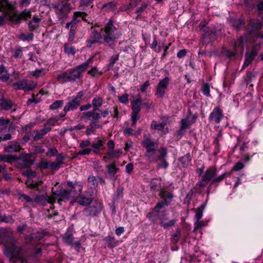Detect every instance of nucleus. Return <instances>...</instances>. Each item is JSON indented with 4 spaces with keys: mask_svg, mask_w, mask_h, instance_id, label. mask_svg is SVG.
Listing matches in <instances>:
<instances>
[{
    "mask_svg": "<svg viewBox=\"0 0 263 263\" xmlns=\"http://www.w3.org/2000/svg\"><path fill=\"white\" fill-rule=\"evenodd\" d=\"M159 197L162 200L159 201L153 208L152 211L148 212L146 217L153 222H156L158 219L160 220V225L164 229L172 227L176 223L175 219H172L165 222L167 219L166 206L170 205L173 201L174 195L172 193H166L161 191Z\"/></svg>",
    "mask_w": 263,
    "mask_h": 263,
    "instance_id": "f03ea898",
    "label": "nucleus"
},
{
    "mask_svg": "<svg viewBox=\"0 0 263 263\" xmlns=\"http://www.w3.org/2000/svg\"><path fill=\"white\" fill-rule=\"evenodd\" d=\"M67 185L70 187L69 189H61L54 192L52 191V197L55 200L57 199L60 204H61L62 201L69 200L73 196L72 193L75 189V185L72 182L69 181L67 182Z\"/></svg>",
    "mask_w": 263,
    "mask_h": 263,
    "instance_id": "423d86ee",
    "label": "nucleus"
},
{
    "mask_svg": "<svg viewBox=\"0 0 263 263\" xmlns=\"http://www.w3.org/2000/svg\"><path fill=\"white\" fill-rule=\"evenodd\" d=\"M205 207V205L204 203L201 204L200 206L196 209V214L195 217L196 219V220H199L202 217V213L203 210H204Z\"/></svg>",
    "mask_w": 263,
    "mask_h": 263,
    "instance_id": "79ce46f5",
    "label": "nucleus"
},
{
    "mask_svg": "<svg viewBox=\"0 0 263 263\" xmlns=\"http://www.w3.org/2000/svg\"><path fill=\"white\" fill-rule=\"evenodd\" d=\"M64 159L65 157L63 154H60L57 155L55 162L60 166L61 165L64 163Z\"/></svg>",
    "mask_w": 263,
    "mask_h": 263,
    "instance_id": "0e129e2a",
    "label": "nucleus"
},
{
    "mask_svg": "<svg viewBox=\"0 0 263 263\" xmlns=\"http://www.w3.org/2000/svg\"><path fill=\"white\" fill-rule=\"evenodd\" d=\"M93 58V57H91L85 62L80 65H78L73 69L70 73H69V81L70 82H73L75 81L76 79L79 78L81 72L85 70L89 64L92 63Z\"/></svg>",
    "mask_w": 263,
    "mask_h": 263,
    "instance_id": "1a4fd4ad",
    "label": "nucleus"
},
{
    "mask_svg": "<svg viewBox=\"0 0 263 263\" xmlns=\"http://www.w3.org/2000/svg\"><path fill=\"white\" fill-rule=\"evenodd\" d=\"M21 149L19 143L14 141L9 142L8 145L4 148L5 151L8 153L17 152Z\"/></svg>",
    "mask_w": 263,
    "mask_h": 263,
    "instance_id": "412c9836",
    "label": "nucleus"
},
{
    "mask_svg": "<svg viewBox=\"0 0 263 263\" xmlns=\"http://www.w3.org/2000/svg\"><path fill=\"white\" fill-rule=\"evenodd\" d=\"M31 17V12L30 10L25 9L21 13L19 14V19L21 20H27Z\"/></svg>",
    "mask_w": 263,
    "mask_h": 263,
    "instance_id": "a19ab883",
    "label": "nucleus"
},
{
    "mask_svg": "<svg viewBox=\"0 0 263 263\" xmlns=\"http://www.w3.org/2000/svg\"><path fill=\"white\" fill-rule=\"evenodd\" d=\"M142 146L146 149L145 152L156 153L158 147V144L156 142L152 141L149 137H145L142 142Z\"/></svg>",
    "mask_w": 263,
    "mask_h": 263,
    "instance_id": "2eb2a0df",
    "label": "nucleus"
},
{
    "mask_svg": "<svg viewBox=\"0 0 263 263\" xmlns=\"http://www.w3.org/2000/svg\"><path fill=\"white\" fill-rule=\"evenodd\" d=\"M147 7L148 4L145 2H143L141 4L140 7L136 9L135 13L138 14V16H141L142 13H143L144 12L146 11Z\"/></svg>",
    "mask_w": 263,
    "mask_h": 263,
    "instance_id": "de8ad7c7",
    "label": "nucleus"
},
{
    "mask_svg": "<svg viewBox=\"0 0 263 263\" xmlns=\"http://www.w3.org/2000/svg\"><path fill=\"white\" fill-rule=\"evenodd\" d=\"M166 124V123L165 122H163L161 123H157L156 121L153 120L151 123V126L153 129L158 130H162Z\"/></svg>",
    "mask_w": 263,
    "mask_h": 263,
    "instance_id": "58836bf2",
    "label": "nucleus"
},
{
    "mask_svg": "<svg viewBox=\"0 0 263 263\" xmlns=\"http://www.w3.org/2000/svg\"><path fill=\"white\" fill-rule=\"evenodd\" d=\"M27 80L23 79L21 81H17L12 84V87L15 90L23 89L25 91L26 82Z\"/></svg>",
    "mask_w": 263,
    "mask_h": 263,
    "instance_id": "2f4dec72",
    "label": "nucleus"
},
{
    "mask_svg": "<svg viewBox=\"0 0 263 263\" xmlns=\"http://www.w3.org/2000/svg\"><path fill=\"white\" fill-rule=\"evenodd\" d=\"M18 38L23 41H32L33 39V33H21L17 36Z\"/></svg>",
    "mask_w": 263,
    "mask_h": 263,
    "instance_id": "09e8293b",
    "label": "nucleus"
},
{
    "mask_svg": "<svg viewBox=\"0 0 263 263\" xmlns=\"http://www.w3.org/2000/svg\"><path fill=\"white\" fill-rule=\"evenodd\" d=\"M12 52H13V56L16 59L22 58L23 56V50L22 48L20 47H18L15 50H13Z\"/></svg>",
    "mask_w": 263,
    "mask_h": 263,
    "instance_id": "680f3d73",
    "label": "nucleus"
},
{
    "mask_svg": "<svg viewBox=\"0 0 263 263\" xmlns=\"http://www.w3.org/2000/svg\"><path fill=\"white\" fill-rule=\"evenodd\" d=\"M9 122V119L0 118V128L2 129L6 128Z\"/></svg>",
    "mask_w": 263,
    "mask_h": 263,
    "instance_id": "338daca9",
    "label": "nucleus"
},
{
    "mask_svg": "<svg viewBox=\"0 0 263 263\" xmlns=\"http://www.w3.org/2000/svg\"><path fill=\"white\" fill-rule=\"evenodd\" d=\"M103 99L100 97L96 96L92 101V107L94 110H99L100 107L102 105Z\"/></svg>",
    "mask_w": 263,
    "mask_h": 263,
    "instance_id": "7c9ffc66",
    "label": "nucleus"
},
{
    "mask_svg": "<svg viewBox=\"0 0 263 263\" xmlns=\"http://www.w3.org/2000/svg\"><path fill=\"white\" fill-rule=\"evenodd\" d=\"M231 24L232 26H233L236 30H238L245 25V22L242 17H240L238 18L231 19Z\"/></svg>",
    "mask_w": 263,
    "mask_h": 263,
    "instance_id": "bb28decb",
    "label": "nucleus"
},
{
    "mask_svg": "<svg viewBox=\"0 0 263 263\" xmlns=\"http://www.w3.org/2000/svg\"><path fill=\"white\" fill-rule=\"evenodd\" d=\"M124 188L122 186L117 187L116 194L114 196L115 200H118L123 197Z\"/></svg>",
    "mask_w": 263,
    "mask_h": 263,
    "instance_id": "13d9d810",
    "label": "nucleus"
},
{
    "mask_svg": "<svg viewBox=\"0 0 263 263\" xmlns=\"http://www.w3.org/2000/svg\"><path fill=\"white\" fill-rule=\"evenodd\" d=\"M44 127L41 129L40 131L35 130L33 131L30 135L33 137L34 140L37 141L43 138L47 133L51 130V128L50 127L46 126V124H44Z\"/></svg>",
    "mask_w": 263,
    "mask_h": 263,
    "instance_id": "6ab92c4d",
    "label": "nucleus"
},
{
    "mask_svg": "<svg viewBox=\"0 0 263 263\" xmlns=\"http://www.w3.org/2000/svg\"><path fill=\"white\" fill-rule=\"evenodd\" d=\"M260 48L259 45L256 44L253 46L251 51L246 55V59L242 67L243 68H245L252 62L255 57L257 55Z\"/></svg>",
    "mask_w": 263,
    "mask_h": 263,
    "instance_id": "4468645a",
    "label": "nucleus"
},
{
    "mask_svg": "<svg viewBox=\"0 0 263 263\" xmlns=\"http://www.w3.org/2000/svg\"><path fill=\"white\" fill-rule=\"evenodd\" d=\"M9 20L14 25L19 24L21 23V20L19 19V14L17 15L16 13H9L8 14Z\"/></svg>",
    "mask_w": 263,
    "mask_h": 263,
    "instance_id": "4c0bfd02",
    "label": "nucleus"
},
{
    "mask_svg": "<svg viewBox=\"0 0 263 263\" xmlns=\"http://www.w3.org/2000/svg\"><path fill=\"white\" fill-rule=\"evenodd\" d=\"M0 239L5 245L4 254L11 263H28L30 256L36 257L41 254L40 248H34L30 253L25 245L17 246V239L12 232L6 228H0Z\"/></svg>",
    "mask_w": 263,
    "mask_h": 263,
    "instance_id": "f257e3e1",
    "label": "nucleus"
},
{
    "mask_svg": "<svg viewBox=\"0 0 263 263\" xmlns=\"http://www.w3.org/2000/svg\"><path fill=\"white\" fill-rule=\"evenodd\" d=\"M97 111V110H92L83 112L81 118L86 121H89V125L91 127L102 128V125L99 123L101 115Z\"/></svg>",
    "mask_w": 263,
    "mask_h": 263,
    "instance_id": "0eeeda50",
    "label": "nucleus"
},
{
    "mask_svg": "<svg viewBox=\"0 0 263 263\" xmlns=\"http://www.w3.org/2000/svg\"><path fill=\"white\" fill-rule=\"evenodd\" d=\"M69 75L67 72H63L61 74L58 75L57 80L62 83H64L69 81Z\"/></svg>",
    "mask_w": 263,
    "mask_h": 263,
    "instance_id": "49530a36",
    "label": "nucleus"
},
{
    "mask_svg": "<svg viewBox=\"0 0 263 263\" xmlns=\"http://www.w3.org/2000/svg\"><path fill=\"white\" fill-rule=\"evenodd\" d=\"M196 117L193 116L192 117V120L190 121L186 119H183L181 120V130L185 129L187 128H188L191 124L194 123L196 121Z\"/></svg>",
    "mask_w": 263,
    "mask_h": 263,
    "instance_id": "c9c22d12",
    "label": "nucleus"
},
{
    "mask_svg": "<svg viewBox=\"0 0 263 263\" xmlns=\"http://www.w3.org/2000/svg\"><path fill=\"white\" fill-rule=\"evenodd\" d=\"M191 156L190 153L186 154L179 158V161L183 167H186L191 164Z\"/></svg>",
    "mask_w": 263,
    "mask_h": 263,
    "instance_id": "c756f323",
    "label": "nucleus"
},
{
    "mask_svg": "<svg viewBox=\"0 0 263 263\" xmlns=\"http://www.w3.org/2000/svg\"><path fill=\"white\" fill-rule=\"evenodd\" d=\"M217 173V170L215 167L212 166L208 168L201 176L196 185L203 187L205 186L209 182H211V184H214L222 181L224 178L230 176L231 174V172H227L216 177Z\"/></svg>",
    "mask_w": 263,
    "mask_h": 263,
    "instance_id": "20e7f679",
    "label": "nucleus"
},
{
    "mask_svg": "<svg viewBox=\"0 0 263 263\" xmlns=\"http://www.w3.org/2000/svg\"><path fill=\"white\" fill-rule=\"evenodd\" d=\"M223 110L219 107H215L210 114L209 120L213 124H218L223 119Z\"/></svg>",
    "mask_w": 263,
    "mask_h": 263,
    "instance_id": "ddd939ff",
    "label": "nucleus"
},
{
    "mask_svg": "<svg viewBox=\"0 0 263 263\" xmlns=\"http://www.w3.org/2000/svg\"><path fill=\"white\" fill-rule=\"evenodd\" d=\"M159 153L160 154L158 156V160L159 161L158 166L166 168L168 165V163L165 159L167 155V149L165 148H161L159 149Z\"/></svg>",
    "mask_w": 263,
    "mask_h": 263,
    "instance_id": "f3484780",
    "label": "nucleus"
},
{
    "mask_svg": "<svg viewBox=\"0 0 263 263\" xmlns=\"http://www.w3.org/2000/svg\"><path fill=\"white\" fill-rule=\"evenodd\" d=\"M132 105L133 112L138 113L141 110V105L142 104V101L133 100L131 102Z\"/></svg>",
    "mask_w": 263,
    "mask_h": 263,
    "instance_id": "e433bc0d",
    "label": "nucleus"
},
{
    "mask_svg": "<svg viewBox=\"0 0 263 263\" xmlns=\"http://www.w3.org/2000/svg\"><path fill=\"white\" fill-rule=\"evenodd\" d=\"M42 182H34L32 181V182H30V181L27 180L26 181L25 184L27 185V186L31 189L35 190L37 192L39 193H41L43 190V187L41 185Z\"/></svg>",
    "mask_w": 263,
    "mask_h": 263,
    "instance_id": "cd10ccee",
    "label": "nucleus"
},
{
    "mask_svg": "<svg viewBox=\"0 0 263 263\" xmlns=\"http://www.w3.org/2000/svg\"><path fill=\"white\" fill-rule=\"evenodd\" d=\"M94 0H80L79 7L82 10H86L87 8H92Z\"/></svg>",
    "mask_w": 263,
    "mask_h": 263,
    "instance_id": "72a5a7b5",
    "label": "nucleus"
},
{
    "mask_svg": "<svg viewBox=\"0 0 263 263\" xmlns=\"http://www.w3.org/2000/svg\"><path fill=\"white\" fill-rule=\"evenodd\" d=\"M116 31V28L114 25L112 21L110 20L104 27L101 29V32L103 33L102 36L100 32L93 30L91 31L90 37L100 43H102L100 42V40L103 37V42L111 49H114L116 46V40L119 39L121 35V33H115Z\"/></svg>",
    "mask_w": 263,
    "mask_h": 263,
    "instance_id": "7ed1b4c3",
    "label": "nucleus"
},
{
    "mask_svg": "<svg viewBox=\"0 0 263 263\" xmlns=\"http://www.w3.org/2000/svg\"><path fill=\"white\" fill-rule=\"evenodd\" d=\"M87 15L86 13L84 12L76 11L73 13V18L70 21L71 24V27L70 28L76 29L77 25L80 20L78 18L80 16H81L83 14Z\"/></svg>",
    "mask_w": 263,
    "mask_h": 263,
    "instance_id": "a878e982",
    "label": "nucleus"
},
{
    "mask_svg": "<svg viewBox=\"0 0 263 263\" xmlns=\"http://www.w3.org/2000/svg\"><path fill=\"white\" fill-rule=\"evenodd\" d=\"M22 175L29 179H32L36 176V173L35 171L29 169L23 172Z\"/></svg>",
    "mask_w": 263,
    "mask_h": 263,
    "instance_id": "6e6d98bb",
    "label": "nucleus"
},
{
    "mask_svg": "<svg viewBox=\"0 0 263 263\" xmlns=\"http://www.w3.org/2000/svg\"><path fill=\"white\" fill-rule=\"evenodd\" d=\"M170 81V78L167 77H165L158 83L155 95L157 96L158 98L162 99L164 97L165 90L168 86Z\"/></svg>",
    "mask_w": 263,
    "mask_h": 263,
    "instance_id": "9b49d317",
    "label": "nucleus"
},
{
    "mask_svg": "<svg viewBox=\"0 0 263 263\" xmlns=\"http://www.w3.org/2000/svg\"><path fill=\"white\" fill-rule=\"evenodd\" d=\"M98 178L92 175L88 177V182L91 188H96L98 186Z\"/></svg>",
    "mask_w": 263,
    "mask_h": 263,
    "instance_id": "a18cd8bd",
    "label": "nucleus"
},
{
    "mask_svg": "<svg viewBox=\"0 0 263 263\" xmlns=\"http://www.w3.org/2000/svg\"><path fill=\"white\" fill-rule=\"evenodd\" d=\"M155 153H148L145 152V156L147 158V160L150 163H153L156 162V158L155 156Z\"/></svg>",
    "mask_w": 263,
    "mask_h": 263,
    "instance_id": "bf43d9fd",
    "label": "nucleus"
},
{
    "mask_svg": "<svg viewBox=\"0 0 263 263\" xmlns=\"http://www.w3.org/2000/svg\"><path fill=\"white\" fill-rule=\"evenodd\" d=\"M14 9V5L8 0H0V11H13Z\"/></svg>",
    "mask_w": 263,
    "mask_h": 263,
    "instance_id": "b1692460",
    "label": "nucleus"
},
{
    "mask_svg": "<svg viewBox=\"0 0 263 263\" xmlns=\"http://www.w3.org/2000/svg\"><path fill=\"white\" fill-rule=\"evenodd\" d=\"M103 206L101 202L96 200L91 205L86 208L84 210L87 216H97L102 210Z\"/></svg>",
    "mask_w": 263,
    "mask_h": 263,
    "instance_id": "f8f14e48",
    "label": "nucleus"
},
{
    "mask_svg": "<svg viewBox=\"0 0 263 263\" xmlns=\"http://www.w3.org/2000/svg\"><path fill=\"white\" fill-rule=\"evenodd\" d=\"M106 168L109 175H114L118 170V168L116 167L115 162L112 163L111 164L107 165Z\"/></svg>",
    "mask_w": 263,
    "mask_h": 263,
    "instance_id": "8fccbe9b",
    "label": "nucleus"
},
{
    "mask_svg": "<svg viewBox=\"0 0 263 263\" xmlns=\"http://www.w3.org/2000/svg\"><path fill=\"white\" fill-rule=\"evenodd\" d=\"M119 58V54H116L115 56H112L110 59V63L108 66V70H111L112 67H114V65L115 63L118 60Z\"/></svg>",
    "mask_w": 263,
    "mask_h": 263,
    "instance_id": "052dcab7",
    "label": "nucleus"
},
{
    "mask_svg": "<svg viewBox=\"0 0 263 263\" xmlns=\"http://www.w3.org/2000/svg\"><path fill=\"white\" fill-rule=\"evenodd\" d=\"M63 239L64 242L69 245H73V241L74 240V237L72 234L68 231L63 236Z\"/></svg>",
    "mask_w": 263,
    "mask_h": 263,
    "instance_id": "ea45409f",
    "label": "nucleus"
},
{
    "mask_svg": "<svg viewBox=\"0 0 263 263\" xmlns=\"http://www.w3.org/2000/svg\"><path fill=\"white\" fill-rule=\"evenodd\" d=\"M106 241L108 248H112L116 247L118 244V241L116 240L115 237L108 236L104 238Z\"/></svg>",
    "mask_w": 263,
    "mask_h": 263,
    "instance_id": "f704fd0d",
    "label": "nucleus"
},
{
    "mask_svg": "<svg viewBox=\"0 0 263 263\" xmlns=\"http://www.w3.org/2000/svg\"><path fill=\"white\" fill-rule=\"evenodd\" d=\"M201 90L202 92V93L206 96V97H210V86L207 83H204L201 86Z\"/></svg>",
    "mask_w": 263,
    "mask_h": 263,
    "instance_id": "864d4df0",
    "label": "nucleus"
},
{
    "mask_svg": "<svg viewBox=\"0 0 263 263\" xmlns=\"http://www.w3.org/2000/svg\"><path fill=\"white\" fill-rule=\"evenodd\" d=\"M262 28V23L258 19H251L248 24V32L251 34L256 33Z\"/></svg>",
    "mask_w": 263,
    "mask_h": 263,
    "instance_id": "dca6fc26",
    "label": "nucleus"
},
{
    "mask_svg": "<svg viewBox=\"0 0 263 263\" xmlns=\"http://www.w3.org/2000/svg\"><path fill=\"white\" fill-rule=\"evenodd\" d=\"M117 5L118 3L116 1H110L104 3L101 8V9L106 12L113 11L115 13V12H117Z\"/></svg>",
    "mask_w": 263,
    "mask_h": 263,
    "instance_id": "4be33fe9",
    "label": "nucleus"
},
{
    "mask_svg": "<svg viewBox=\"0 0 263 263\" xmlns=\"http://www.w3.org/2000/svg\"><path fill=\"white\" fill-rule=\"evenodd\" d=\"M36 166L41 170L49 168V162L44 159H42L41 161L36 164Z\"/></svg>",
    "mask_w": 263,
    "mask_h": 263,
    "instance_id": "5fc2aeb1",
    "label": "nucleus"
},
{
    "mask_svg": "<svg viewBox=\"0 0 263 263\" xmlns=\"http://www.w3.org/2000/svg\"><path fill=\"white\" fill-rule=\"evenodd\" d=\"M84 96V92L83 91H79L76 97L69 101L66 105L65 106L63 109V111L66 113L69 111H74L76 110L79 106H80L81 101L82 100V97Z\"/></svg>",
    "mask_w": 263,
    "mask_h": 263,
    "instance_id": "9d476101",
    "label": "nucleus"
},
{
    "mask_svg": "<svg viewBox=\"0 0 263 263\" xmlns=\"http://www.w3.org/2000/svg\"><path fill=\"white\" fill-rule=\"evenodd\" d=\"M149 186H150L151 190L152 191H154V192L159 191V192H160V191L162 190L166 193H168L166 191H165L164 189L161 188V184L160 181V180H159L157 179H156V178L153 179L150 182ZM159 194H160V193H159Z\"/></svg>",
    "mask_w": 263,
    "mask_h": 263,
    "instance_id": "5701e85b",
    "label": "nucleus"
},
{
    "mask_svg": "<svg viewBox=\"0 0 263 263\" xmlns=\"http://www.w3.org/2000/svg\"><path fill=\"white\" fill-rule=\"evenodd\" d=\"M2 222L11 223L14 222V219L10 216H6V215H2L1 222Z\"/></svg>",
    "mask_w": 263,
    "mask_h": 263,
    "instance_id": "69168bd1",
    "label": "nucleus"
},
{
    "mask_svg": "<svg viewBox=\"0 0 263 263\" xmlns=\"http://www.w3.org/2000/svg\"><path fill=\"white\" fill-rule=\"evenodd\" d=\"M45 72V69L44 68L36 69L32 75L33 77L37 78L44 74Z\"/></svg>",
    "mask_w": 263,
    "mask_h": 263,
    "instance_id": "e2e57ef3",
    "label": "nucleus"
},
{
    "mask_svg": "<svg viewBox=\"0 0 263 263\" xmlns=\"http://www.w3.org/2000/svg\"><path fill=\"white\" fill-rule=\"evenodd\" d=\"M52 5L58 18L63 21L66 20L68 14L72 9L69 0H59Z\"/></svg>",
    "mask_w": 263,
    "mask_h": 263,
    "instance_id": "39448f33",
    "label": "nucleus"
},
{
    "mask_svg": "<svg viewBox=\"0 0 263 263\" xmlns=\"http://www.w3.org/2000/svg\"><path fill=\"white\" fill-rule=\"evenodd\" d=\"M64 51L68 55H74L76 51L73 47L71 46L68 43H65L64 45Z\"/></svg>",
    "mask_w": 263,
    "mask_h": 263,
    "instance_id": "37998d69",
    "label": "nucleus"
},
{
    "mask_svg": "<svg viewBox=\"0 0 263 263\" xmlns=\"http://www.w3.org/2000/svg\"><path fill=\"white\" fill-rule=\"evenodd\" d=\"M180 236L181 230L180 229H178L172 235V241L174 243H176L179 241Z\"/></svg>",
    "mask_w": 263,
    "mask_h": 263,
    "instance_id": "603ef678",
    "label": "nucleus"
},
{
    "mask_svg": "<svg viewBox=\"0 0 263 263\" xmlns=\"http://www.w3.org/2000/svg\"><path fill=\"white\" fill-rule=\"evenodd\" d=\"M64 104L63 100H57L54 102L49 106V108L51 110H55L59 108H61Z\"/></svg>",
    "mask_w": 263,
    "mask_h": 263,
    "instance_id": "3c124183",
    "label": "nucleus"
},
{
    "mask_svg": "<svg viewBox=\"0 0 263 263\" xmlns=\"http://www.w3.org/2000/svg\"><path fill=\"white\" fill-rule=\"evenodd\" d=\"M15 158L12 155H4L0 154V161L1 162H7L8 163H11L12 162V159Z\"/></svg>",
    "mask_w": 263,
    "mask_h": 263,
    "instance_id": "4d7b16f0",
    "label": "nucleus"
},
{
    "mask_svg": "<svg viewBox=\"0 0 263 263\" xmlns=\"http://www.w3.org/2000/svg\"><path fill=\"white\" fill-rule=\"evenodd\" d=\"M45 236L43 232H37L30 234L28 236L26 237L25 241L27 243L32 244V241H37L41 240Z\"/></svg>",
    "mask_w": 263,
    "mask_h": 263,
    "instance_id": "aec40b11",
    "label": "nucleus"
},
{
    "mask_svg": "<svg viewBox=\"0 0 263 263\" xmlns=\"http://www.w3.org/2000/svg\"><path fill=\"white\" fill-rule=\"evenodd\" d=\"M15 158L12 159V161H16V165L17 168L24 169L30 167L33 164L34 161L32 159V154H22L20 156H13Z\"/></svg>",
    "mask_w": 263,
    "mask_h": 263,
    "instance_id": "6e6552de",
    "label": "nucleus"
},
{
    "mask_svg": "<svg viewBox=\"0 0 263 263\" xmlns=\"http://www.w3.org/2000/svg\"><path fill=\"white\" fill-rule=\"evenodd\" d=\"M77 202L81 205L87 206L92 202L91 197H87L84 195H80L78 197Z\"/></svg>",
    "mask_w": 263,
    "mask_h": 263,
    "instance_id": "c85d7f7f",
    "label": "nucleus"
},
{
    "mask_svg": "<svg viewBox=\"0 0 263 263\" xmlns=\"http://www.w3.org/2000/svg\"><path fill=\"white\" fill-rule=\"evenodd\" d=\"M34 200L35 202L40 203L43 206L46 205L47 203L51 204L55 202V200L54 198L52 197V196H48L47 195H37Z\"/></svg>",
    "mask_w": 263,
    "mask_h": 263,
    "instance_id": "a211bd4d",
    "label": "nucleus"
},
{
    "mask_svg": "<svg viewBox=\"0 0 263 263\" xmlns=\"http://www.w3.org/2000/svg\"><path fill=\"white\" fill-rule=\"evenodd\" d=\"M259 16L263 20V2L258 3L257 5Z\"/></svg>",
    "mask_w": 263,
    "mask_h": 263,
    "instance_id": "774afa93",
    "label": "nucleus"
},
{
    "mask_svg": "<svg viewBox=\"0 0 263 263\" xmlns=\"http://www.w3.org/2000/svg\"><path fill=\"white\" fill-rule=\"evenodd\" d=\"M122 153L121 149L115 150L112 149L111 150H109L106 153V155L108 156L109 159H112L116 157H118L119 154H121Z\"/></svg>",
    "mask_w": 263,
    "mask_h": 263,
    "instance_id": "c03bdc74",
    "label": "nucleus"
},
{
    "mask_svg": "<svg viewBox=\"0 0 263 263\" xmlns=\"http://www.w3.org/2000/svg\"><path fill=\"white\" fill-rule=\"evenodd\" d=\"M244 39L242 36H240L237 40H234L232 42V45L235 49L240 48L243 49Z\"/></svg>",
    "mask_w": 263,
    "mask_h": 263,
    "instance_id": "473e14b6",
    "label": "nucleus"
},
{
    "mask_svg": "<svg viewBox=\"0 0 263 263\" xmlns=\"http://www.w3.org/2000/svg\"><path fill=\"white\" fill-rule=\"evenodd\" d=\"M16 107L11 100L1 99L0 100V109L5 110H9L13 107Z\"/></svg>",
    "mask_w": 263,
    "mask_h": 263,
    "instance_id": "393cba45",
    "label": "nucleus"
}]
</instances>
